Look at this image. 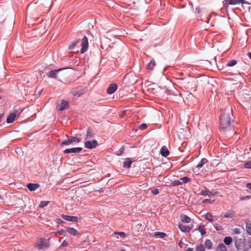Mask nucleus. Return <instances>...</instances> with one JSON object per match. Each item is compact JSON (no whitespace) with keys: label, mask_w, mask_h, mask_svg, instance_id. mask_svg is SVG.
Returning a JSON list of instances; mask_svg holds the SVG:
<instances>
[{"label":"nucleus","mask_w":251,"mask_h":251,"mask_svg":"<svg viewBox=\"0 0 251 251\" xmlns=\"http://www.w3.org/2000/svg\"><path fill=\"white\" fill-rule=\"evenodd\" d=\"M231 123V119L229 113L224 112L220 117V127L226 129L230 126Z\"/></svg>","instance_id":"nucleus-1"},{"label":"nucleus","mask_w":251,"mask_h":251,"mask_svg":"<svg viewBox=\"0 0 251 251\" xmlns=\"http://www.w3.org/2000/svg\"><path fill=\"white\" fill-rule=\"evenodd\" d=\"M246 1L244 0H224L223 2L224 7L226 9L229 5H235L239 3L244 4Z\"/></svg>","instance_id":"nucleus-2"},{"label":"nucleus","mask_w":251,"mask_h":251,"mask_svg":"<svg viewBox=\"0 0 251 251\" xmlns=\"http://www.w3.org/2000/svg\"><path fill=\"white\" fill-rule=\"evenodd\" d=\"M81 53H84L88 48V39L86 36H84L81 40Z\"/></svg>","instance_id":"nucleus-3"},{"label":"nucleus","mask_w":251,"mask_h":251,"mask_svg":"<svg viewBox=\"0 0 251 251\" xmlns=\"http://www.w3.org/2000/svg\"><path fill=\"white\" fill-rule=\"evenodd\" d=\"M98 142L96 140H93L92 141H87L84 143V147L87 149H93L97 147Z\"/></svg>","instance_id":"nucleus-4"},{"label":"nucleus","mask_w":251,"mask_h":251,"mask_svg":"<svg viewBox=\"0 0 251 251\" xmlns=\"http://www.w3.org/2000/svg\"><path fill=\"white\" fill-rule=\"evenodd\" d=\"M68 102L66 100H62L60 103L57 104L56 108L59 111H63L66 109L68 106Z\"/></svg>","instance_id":"nucleus-5"},{"label":"nucleus","mask_w":251,"mask_h":251,"mask_svg":"<svg viewBox=\"0 0 251 251\" xmlns=\"http://www.w3.org/2000/svg\"><path fill=\"white\" fill-rule=\"evenodd\" d=\"M82 148L80 147L72 148L71 149H68L64 151L65 154L70 153H78L81 151Z\"/></svg>","instance_id":"nucleus-6"},{"label":"nucleus","mask_w":251,"mask_h":251,"mask_svg":"<svg viewBox=\"0 0 251 251\" xmlns=\"http://www.w3.org/2000/svg\"><path fill=\"white\" fill-rule=\"evenodd\" d=\"M50 246L49 241L46 239H41L39 244L37 245L39 249L47 248Z\"/></svg>","instance_id":"nucleus-7"},{"label":"nucleus","mask_w":251,"mask_h":251,"mask_svg":"<svg viewBox=\"0 0 251 251\" xmlns=\"http://www.w3.org/2000/svg\"><path fill=\"white\" fill-rule=\"evenodd\" d=\"M117 89V85L115 83H111L109 85L107 89V93L108 94H112L114 93Z\"/></svg>","instance_id":"nucleus-8"},{"label":"nucleus","mask_w":251,"mask_h":251,"mask_svg":"<svg viewBox=\"0 0 251 251\" xmlns=\"http://www.w3.org/2000/svg\"><path fill=\"white\" fill-rule=\"evenodd\" d=\"M86 92V90L85 89H81L79 91H77L75 89H72L71 90V93L74 96L80 97L83 94H84Z\"/></svg>","instance_id":"nucleus-9"},{"label":"nucleus","mask_w":251,"mask_h":251,"mask_svg":"<svg viewBox=\"0 0 251 251\" xmlns=\"http://www.w3.org/2000/svg\"><path fill=\"white\" fill-rule=\"evenodd\" d=\"M62 217L64 219H65V220L68 221H71V222H77V221H78V218L75 216L62 215Z\"/></svg>","instance_id":"nucleus-10"},{"label":"nucleus","mask_w":251,"mask_h":251,"mask_svg":"<svg viewBox=\"0 0 251 251\" xmlns=\"http://www.w3.org/2000/svg\"><path fill=\"white\" fill-rule=\"evenodd\" d=\"M62 69H59L57 70H52L50 71L47 75L49 77L56 78L58 73L61 71Z\"/></svg>","instance_id":"nucleus-11"},{"label":"nucleus","mask_w":251,"mask_h":251,"mask_svg":"<svg viewBox=\"0 0 251 251\" xmlns=\"http://www.w3.org/2000/svg\"><path fill=\"white\" fill-rule=\"evenodd\" d=\"M39 184L37 183H28L26 185L27 188L30 191H34L39 187Z\"/></svg>","instance_id":"nucleus-12"},{"label":"nucleus","mask_w":251,"mask_h":251,"mask_svg":"<svg viewBox=\"0 0 251 251\" xmlns=\"http://www.w3.org/2000/svg\"><path fill=\"white\" fill-rule=\"evenodd\" d=\"M178 227L182 232H189L192 228L189 226H185L182 224H179Z\"/></svg>","instance_id":"nucleus-13"},{"label":"nucleus","mask_w":251,"mask_h":251,"mask_svg":"<svg viewBox=\"0 0 251 251\" xmlns=\"http://www.w3.org/2000/svg\"><path fill=\"white\" fill-rule=\"evenodd\" d=\"M66 229L67 231L71 235L75 236V235H77V234H78L77 231L74 228L67 227L66 228Z\"/></svg>","instance_id":"nucleus-14"},{"label":"nucleus","mask_w":251,"mask_h":251,"mask_svg":"<svg viewBox=\"0 0 251 251\" xmlns=\"http://www.w3.org/2000/svg\"><path fill=\"white\" fill-rule=\"evenodd\" d=\"M160 153L162 156L167 157L169 154V151L166 147L163 146L161 149Z\"/></svg>","instance_id":"nucleus-15"},{"label":"nucleus","mask_w":251,"mask_h":251,"mask_svg":"<svg viewBox=\"0 0 251 251\" xmlns=\"http://www.w3.org/2000/svg\"><path fill=\"white\" fill-rule=\"evenodd\" d=\"M94 133L92 128H88L87 129L86 137L85 139H91L93 138Z\"/></svg>","instance_id":"nucleus-16"},{"label":"nucleus","mask_w":251,"mask_h":251,"mask_svg":"<svg viewBox=\"0 0 251 251\" xmlns=\"http://www.w3.org/2000/svg\"><path fill=\"white\" fill-rule=\"evenodd\" d=\"M180 218L181 220L184 223H189L191 221L190 218L184 214H181L180 216Z\"/></svg>","instance_id":"nucleus-17"},{"label":"nucleus","mask_w":251,"mask_h":251,"mask_svg":"<svg viewBox=\"0 0 251 251\" xmlns=\"http://www.w3.org/2000/svg\"><path fill=\"white\" fill-rule=\"evenodd\" d=\"M155 65V60L152 59L150 63H149L147 66V69L148 70L152 71Z\"/></svg>","instance_id":"nucleus-18"},{"label":"nucleus","mask_w":251,"mask_h":251,"mask_svg":"<svg viewBox=\"0 0 251 251\" xmlns=\"http://www.w3.org/2000/svg\"><path fill=\"white\" fill-rule=\"evenodd\" d=\"M15 117H16V114L15 113H11L7 117V120H6V122L7 123H13L14 121Z\"/></svg>","instance_id":"nucleus-19"},{"label":"nucleus","mask_w":251,"mask_h":251,"mask_svg":"<svg viewBox=\"0 0 251 251\" xmlns=\"http://www.w3.org/2000/svg\"><path fill=\"white\" fill-rule=\"evenodd\" d=\"M200 194L201 195H202V196H207V195L210 196V195H214L215 194L213 193L212 192L209 191V190H208L207 189H205V190H202Z\"/></svg>","instance_id":"nucleus-20"},{"label":"nucleus","mask_w":251,"mask_h":251,"mask_svg":"<svg viewBox=\"0 0 251 251\" xmlns=\"http://www.w3.org/2000/svg\"><path fill=\"white\" fill-rule=\"evenodd\" d=\"M132 163V161L129 158L126 159V160L123 163V167L125 168H129Z\"/></svg>","instance_id":"nucleus-21"},{"label":"nucleus","mask_w":251,"mask_h":251,"mask_svg":"<svg viewBox=\"0 0 251 251\" xmlns=\"http://www.w3.org/2000/svg\"><path fill=\"white\" fill-rule=\"evenodd\" d=\"M216 251H227L226 247L224 244H221L217 248Z\"/></svg>","instance_id":"nucleus-22"},{"label":"nucleus","mask_w":251,"mask_h":251,"mask_svg":"<svg viewBox=\"0 0 251 251\" xmlns=\"http://www.w3.org/2000/svg\"><path fill=\"white\" fill-rule=\"evenodd\" d=\"M207 159L206 158H202L197 165L196 168H201L202 167L203 165L207 162Z\"/></svg>","instance_id":"nucleus-23"},{"label":"nucleus","mask_w":251,"mask_h":251,"mask_svg":"<svg viewBox=\"0 0 251 251\" xmlns=\"http://www.w3.org/2000/svg\"><path fill=\"white\" fill-rule=\"evenodd\" d=\"M235 214L233 211H228L225 214L224 217L226 218H233Z\"/></svg>","instance_id":"nucleus-24"},{"label":"nucleus","mask_w":251,"mask_h":251,"mask_svg":"<svg viewBox=\"0 0 251 251\" xmlns=\"http://www.w3.org/2000/svg\"><path fill=\"white\" fill-rule=\"evenodd\" d=\"M198 229L201 232V235H203L206 234L205 229L204 228V225H200Z\"/></svg>","instance_id":"nucleus-25"},{"label":"nucleus","mask_w":251,"mask_h":251,"mask_svg":"<svg viewBox=\"0 0 251 251\" xmlns=\"http://www.w3.org/2000/svg\"><path fill=\"white\" fill-rule=\"evenodd\" d=\"M232 241V239L231 237L227 236L225 238L224 242L227 245H229Z\"/></svg>","instance_id":"nucleus-26"},{"label":"nucleus","mask_w":251,"mask_h":251,"mask_svg":"<svg viewBox=\"0 0 251 251\" xmlns=\"http://www.w3.org/2000/svg\"><path fill=\"white\" fill-rule=\"evenodd\" d=\"M237 63V61L235 60H231L229 61L226 64V66L227 67H233L235 65H236Z\"/></svg>","instance_id":"nucleus-27"},{"label":"nucleus","mask_w":251,"mask_h":251,"mask_svg":"<svg viewBox=\"0 0 251 251\" xmlns=\"http://www.w3.org/2000/svg\"><path fill=\"white\" fill-rule=\"evenodd\" d=\"M72 143V140L71 138L68 139L67 140H65L62 141V142L61 143V146L64 145H69Z\"/></svg>","instance_id":"nucleus-28"},{"label":"nucleus","mask_w":251,"mask_h":251,"mask_svg":"<svg viewBox=\"0 0 251 251\" xmlns=\"http://www.w3.org/2000/svg\"><path fill=\"white\" fill-rule=\"evenodd\" d=\"M79 42V40H77L76 41H75L74 42H73L72 43V44L69 45V47H68V49L69 50H72L76 46V45Z\"/></svg>","instance_id":"nucleus-29"},{"label":"nucleus","mask_w":251,"mask_h":251,"mask_svg":"<svg viewBox=\"0 0 251 251\" xmlns=\"http://www.w3.org/2000/svg\"><path fill=\"white\" fill-rule=\"evenodd\" d=\"M205 218L206 220L209 221V222H212L213 221V216L210 213H207L205 215Z\"/></svg>","instance_id":"nucleus-30"},{"label":"nucleus","mask_w":251,"mask_h":251,"mask_svg":"<svg viewBox=\"0 0 251 251\" xmlns=\"http://www.w3.org/2000/svg\"><path fill=\"white\" fill-rule=\"evenodd\" d=\"M205 246L208 249H210L212 246V242L210 240L206 239L205 242Z\"/></svg>","instance_id":"nucleus-31"},{"label":"nucleus","mask_w":251,"mask_h":251,"mask_svg":"<svg viewBox=\"0 0 251 251\" xmlns=\"http://www.w3.org/2000/svg\"><path fill=\"white\" fill-rule=\"evenodd\" d=\"M246 229L249 234L251 235V223H246Z\"/></svg>","instance_id":"nucleus-32"},{"label":"nucleus","mask_w":251,"mask_h":251,"mask_svg":"<svg viewBox=\"0 0 251 251\" xmlns=\"http://www.w3.org/2000/svg\"><path fill=\"white\" fill-rule=\"evenodd\" d=\"M180 180L182 181L181 182H182V183H186L190 181V179L187 176H184V177H181L180 179Z\"/></svg>","instance_id":"nucleus-33"},{"label":"nucleus","mask_w":251,"mask_h":251,"mask_svg":"<svg viewBox=\"0 0 251 251\" xmlns=\"http://www.w3.org/2000/svg\"><path fill=\"white\" fill-rule=\"evenodd\" d=\"M196 251H205L204 246L202 244H201L197 246L196 248Z\"/></svg>","instance_id":"nucleus-34"},{"label":"nucleus","mask_w":251,"mask_h":251,"mask_svg":"<svg viewBox=\"0 0 251 251\" xmlns=\"http://www.w3.org/2000/svg\"><path fill=\"white\" fill-rule=\"evenodd\" d=\"M49 203V201H41L40 203L39 207H41V208H43V207L46 206Z\"/></svg>","instance_id":"nucleus-35"},{"label":"nucleus","mask_w":251,"mask_h":251,"mask_svg":"<svg viewBox=\"0 0 251 251\" xmlns=\"http://www.w3.org/2000/svg\"><path fill=\"white\" fill-rule=\"evenodd\" d=\"M165 235H166V234L163 232H156L154 233V236H159V237H160L161 238H164Z\"/></svg>","instance_id":"nucleus-36"},{"label":"nucleus","mask_w":251,"mask_h":251,"mask_svg":"<svg viewBox=\"0 0 251 251\" xmlns=\"http://www.w3.org/2000/svg\"><path fill=\"white\" fill-rule=\"evenodd\" d=\"M124 146H122L121 148L120 149V150L117 151L116 154L117 155H122L124 152Z\"/></svg>","instance_id":"nucleus-37"},{"label":"nucleus","mask_w":251,"mask_h":251,"mask_svg":"<svg viewBox=\"0 0 251 251\" xmlns=\"http://www.w3.org/2000/svg\"><path fill=\"white\" fill-rule=\"evenodd\" d=\"M214 227L216 228V229L218 231L223 230V227L218 224H215Z\"/></svg>","instance_id":"nucleus-38"},{"label":"nucleus","mask_w":251,"mask_h":251,"mask_svg":"<svg viewBox=\"0 0 251 251\" xmlns=\"http://www.w3.org/2000/svg\"><path fill=\"white\" fill-rule=\"evenodd\" d=\"M115 234L123 237H126V233L124 232H115Z\"/></svg>","instance_id":"nucleus-39"},{"label":"nucleus","mask_w":251,"mask_h":251,"mask_svg":"<svg viewBox=\"0 0 251 251\" xmlns=\"http://www.w3.org/2000/svg\"><path fill=\"white\" fill-rule=\"evenodd\" d=\"M71 139L72 140V143L73 142L79 143L80 141V139L76 137H74L72 138Z\"/></svg>","instance_id":"nucleus-40"},{"label":"nucleus","mask_w":251,"mask_h":251,"mask_svg":"<svg viewBox=\"0 0 251 251\" xmlns=\"http://www.w3.org/2000/svg\"><path fill=\"white\" fill-rule=\"evenodd\" d=\"M250 199H251V196H242L240 198V199L241 201H244V200H249Z\"/></svg>","instance_id":"nucleus-41"},{"label":"nucleus","mask_w":251,"mask_h":251,"mask_svg":"<svg viewBox=\"0 0 251 251\" xmlns=\"http://www.w3.org/2000/svg\"><path fill=\"white\" fill-rule=\"evenodd\" d=\"M244 167L246 168L251 169V161H250L244 164Z\"/></svg>","instance_id":"nucleus-42"},{"label":"nucleus","mask_w":251,"mask_h":251,"mask_svg":"<svg viewBox=\"0 0 251 251\" xmlns=\"http://www.w3.org/2000/svg\"><path fill=\"white\" fill-rule=\"evenodd\" d=\"M182 184V182H181V181H178V180H176L173 182V186H177V185H181Z\"/></svg>","instance_id":"nucleus-43"},{"label":"nucleus","mask_w":251,"mask_h":251,"mask_svg":"<svg viewBox=\"0 0 251 251\" xmlns=\"http://www.w3.org/2000/svg\"><path fill=\"white\" fill-rule=\"evenodd\" d=\"M147 127V125L146 124H142L139 126V129L143 130L146 129Z\"/></svg>","instance_id":"nucleus-44"},{"label":"nucleus","mask_w":251,"mask_h":251,"mask_svg":"<svg viewBox=\"0 0 251 251\" xmlns=\"http://www.w3.org/2000/svg\"><path fill=\"white\" fill-rule=\"evenodd\" d=\"M234 233L236 234H239L241 233V230L239 228H236L234 229Z\"/></svg>","instance_id":"nucleus-45"},{"label":"nucleus","mask_w":251,"mask_h":251,"mask_svg":"<svg viewBox=\"0 0 251 251\" xmlns=\"http://www.w3.org/2000/svg\"><path fill=\"white\" fill-rule=\"evenodd\" d=\"M159 192V190L158 189H154L151 191V193L154 195H157Z\"/></svg>","instance_id":"nucleus-46"},{"label":"nucleus","mask_w":251,"mask_h":251,"mask_svg":"<svg viewBox=\"0 0 251 251\" xmlns=\"http://www.w3.org/2000/svg\"><path fill=\"white\" fill-rule=\"evenodd\" d=\"M65 233V231L64 230H60L57 232V233L59 235H64Z\"/></svg>","instance_id":"nucleus-47"},{"label":"nucleus","mask_w":251,"mask_h":251,"mask_svg":"<svg viewBox=\"0 0 251 251\" xmlns=\"http://www.w3.org/2000/svg\"><path fill=\"white\" fill-rule=\"evenodd\" d=\"M68 245V242L66 241V240H64L61 244V246L62 247H65V246H67Z\"/></svg>","instance_id":"nucleus-48"},{"label":"nucleus","mask_w":251,"mask_h":251,"mask_svg":"<svg viewBox=\"0 0 251 251\" xmlns=\"http://www.w3.org/2000/svg\"><path fill=\"white\" fill-rule=\"evenodd\" d=\"M211 200L210 199H205L202 201V203H205L207 202L211 203Z\"/></svg>","instance_id":"nucleus-49"},{"label":"nucleus","mask_w":251,"mask_h":251,"mask_svg":"<svg viewBox=\"0 0 251 251\" xmlns=\"http://www.w3.org/2000/svg\"><path fill=\"white\" fill-rule=\"evenodd\" d=\"M196 12H197V13L199 14L200 13V12H201V9L199 7H197L196 8Z\"/></svg>","instance_id":"nucleus-50"},{"label":"nucleus","mask_w":251,"mask_h":251,"mask_svg":"<svg viewBox=\"0 0 251 251\" xmlns=\"http://www.w3.org/2000/svg\"><path fill=\"white\" fill-rule=\"evenodd\" d=\"M246 186L248 189L251 190V183H247Z\"/></svg>","instance_id":"nucleus-51"},{"label":"nucleus","mask_w":251,"mask_h":251,"mask_svg":"<svg viewBox=\"0 0 251 251\" xmlns=\"http://www.w3.org/2000/svg\"><path fill=\"white\" fill-rule=\"evenodd\" d=\"M185 251H193V250L191 248H187Z\"/></svg>","instance_id":"nucleus-52"},{"label":"nucleus","mask_w":251,"mask_h":251,"mask_svg":"<svg viewBox=\"0 0 251 251\" xmlns=\"http://www.w3.org/2000/svg\"><path fill=\"white\" fill-rule=\"evenodd\" d=\"M248 56L251 59V52L248 53Z\"/></svg>","instance_id":"nucleus-53"},{"label":"nucleus","mask_w":251,"mask_h":251,"mask_svg":"<svg viewBox=\"0 0 251 251\" xmlns=\"http://www.w3.org/2000/svg\"><path fill=\"white\" fill-rule=\"evenodd\" d=\"M249 245H250V248L251 249V239L250 240V241H249Z\"/></svg>","instance_id":"nucleus-54"},{"label":"nucleus","mask_w":251,"mask_h":251,"mask_svg":"<svg viewBox=\"0 0 251 251\" xmlns=\"http://www.w3.org/2000/svg\"><path fill=\"white\" fill-rule=\"evenodd\" d=\"M244 251H250L249 250H245Z\"/></svg>","instance_id":"nucleus-55"},{"label":"nucleus","mask_w":251,"mask_h":251,"mask_svg":"<svg viewBox=\"0 0 251 251\" xmlns=\"http://www.w3.org/2000/svg\"><path fill=\"white\" fill-rule=\"evenodd\" d=\"M121 251H126L125 250H122Z\"/></svg>","instance_id":"nucleus-56"},{"label":"nucleus","mask_w":251,"mask_h":251,"mask_svg":"<svg viewBox=\"0 0 251 251\" xmlns=\"http://www.w3.org/2000/svg\"><path fill=\"white\" fill-rule=\"evenodd\" d=\"M2 98V97L1 96H0V100H1Z\"/></svg>","instance_id":"nucleus-57"}]
</instances>
